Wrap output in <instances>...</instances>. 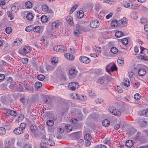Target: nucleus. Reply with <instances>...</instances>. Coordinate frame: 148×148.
Returning a JSON list of instances; mask_svg holds the SVG:
<instances>
[{"instance_id": "obj_1", "label": "nucleus", "mask_w": 148, "mask_h": 148, "mask_svg": "<svg viewBox=\"0 0 148 148\" xmlns=\"http://www.w3.org/2000/svg\"><path fill=\"white\" fill-rule=\"evenodd\" d=\"M40 138L41 139L40 146L41 148H46L47 145L53 146L55 145L54 142L51 139H46V136L44 134H40Z\"/></svg>"}, {"instance_id": "obj_2", "label": "nucleus", "mask_w": 148, "mask_h": 148, "mask_svg": "<svg viewBox=\"0 0 148 148\" xmlns=\"http://www.w3.org/2000/svg\"><path fill=\"white\" fill-rule=\"evenodd\" d=\"M26 127L25 123H21L18 127L15 128L13 131L14 133L16 135H18L23 133L24 129Z\"/></svg>"}, {"instance_id": "obj_3", "label": "nucleus", "mask_w": 148, "mask_h": 148, "mask_svg": "<svg viewBox=\"0 0 148 148\" xmlns=\"http://www.w3.org/2000/svg\"><path fill=\"white\" fill-rule=\"evenodd\" d=\"M106 71L111 75L110 71L113 72L114 71H116L117 70V68L114 63H111L106 66Z\"/></svg>"}, {"instance_id": "obj_4", "label": "nucleus", "mask_w": 148, "mask_h": 148, "mask_svg": "<svg viewBox=\"0 0 148 148\" xmlns=\"http://www.w3.org/2000/svg\"><path fill=\"white\" fill-rule=\"evenodd\" d=\"M53 49L54 51L62 53L65 52L67 50L65 46L62 45L55 46L53 47Z\"/></svg>"}, {"instance_id": "obj_5", "label": "nucleus", "mask_w": 148, "mask_h": 148, "mask_svg": "<svg viewBox=\"0 0 148 148\" xmlns=\"http://www.w3.org/2000/svg\"><path fill=\"white\" fill-rule=\"evenodd\" d=\"M79 60L85 64H89L90 62V60L88 58L83 56L80 57Z\"/></svg>"}, {"instance_id": "obj_6", "label": "nucleus", "mask_w": 148, "mask_h": 148, "mask_svg": "<svg viewBox=\"0 0 148 148\" xmlns=\"http://www.w3.org/2000/svg\"><path fill=\"white\" fill-rule=\"evenodd\" d=\"M79 86L77 82H72L70 83L68 86L69 88L72 90H75L76 89H77Z\"/></svg>"}, {"instance_id": "obj_7", "label": "nucleus", "mask_w": 148, "mask_h": 148, "mask_svg": "<svg viewBox=\"0 0 148 148\" xmlns=\"http://www.w3.org/2000/svg\"><path fill=\"white\" fill-rule=\"evenodd\" d=\"M90 27L92 28H96L99 26V23L97 20H92L90 23Z\"/></svg>"}, {"instance_id": "obj_8", "label": "nucleus", "mask_w": 148, "mask_h": 148, "mask_svg": "<svg viewBox=\"0 0 148 148\" xmlns=\"http://www.w3.org/2000/svg\"><path fill=\"white\" fill-rule=\"evenodd\" d=\"M121 85L122 86L128 87L130 85V82L128 79L125 78L123 82L121 83Z\"/></svg>"}, {"instance_id": "obj_9", "label": "nucleus", "mask_w": 148, "mask_h": 148, "mask_svg": "<svg viewBox=\"0 0 148 148\" xmlns=\"http://www.w3.org/2000/svg\"><path fill=\"white\" fill-rule=\"evenodd\" d=\"M72 126L70 125H65L63 131L66 133H68L72 130Z\"/></svg>"}, {"instance_id": "obj_10", "label": "nucleus", "mask_w": 148, "mask_h": 148, "mask_svg": "<svg viewBox=\"0 0 148 148\" xmlns=\"http://www.w3.org/2000/svg\"><path fill=\"white\" fill-rule=\"evenodd\" d=\"M38 127L36 126L32 125L30 127V132L34 134H36L37 132Z\"/></svg>"}, {"instance_id": "obj_11", "label": "nucleus", "mask_w": 148, "mask_h": 148, "mask_svg": "<svg viewBox=\"0 0 148 148\" xmlns=\"http://www.w3.org/2000/svg\"><path fill=\"white\" fill-rule=\"evenodd\" d=\"M19 9L18 4L16 3H14L11 8L12 12L13 13H15L17 12Z\"/></svg>"}, {"instance_id": "obj_12", "label": "nucleus", "mask_w": 148, "mask_h": 148, "mask_svg": "<svg viewBox=\"0 0 148 148\" xmlns=\"http://www.w3.org/2000/svg\"><path fill=\"white\" fill-rule=\"evenodd\" d=\"M80 132H79L73 133L71 134V136L74 139H77L80 138Z\"/></svg>"}, {"instance_id": "obj_13", "label": "nucleus", "mask_w": 148, "mask_h": 148, "mask_svg": "<svg viewBox=\"0 0 148 148\" xmlns=\"http://www.w3.org/2000/svg\"><path fill=\"white\" fill-rule=\"evenodd\" d=\"M64 57L67 59L70 60H73L74 59V56L72 54L67 53L64 54Z\"/></svg>"}, {"instance_id": "obj_14", "label": "nucleus", "mask_w": 148, "mask_h": 148, "mask_svg": "<svg viewBox=\"0 0 148 148\" xmlns=\"http://www.w3.org/2000/svg\"><path fill=\"white\" fill-rule=\"evenodd\" d=\"M61 23L59 20H57L55 21H53L51 24V26L52 27V28H57L60 25Z\"/></svg>"}, {"instance_id": "obj_15", "label": "nucleus", "mask_w": 148, "mask_h": 148, "mask_svg": "<svg viewBox=\"0 0 148 148\" xmlns=\"http://www.w3.org/2000/svg\"><path fill=\"white\" fill-rule=\"evenodd\" d=\"M6 113L13 116H15L17 114V112L16 111L11 110L7 109Z\"/></svg>"}, {"instance_id": "obj_16", "label": "nucleus", "mask_w": 148, "mask_h": 148, "mask_svg": "<svg viewBox=\"0 0 148 148\" xmlns=\"http://www.w3.org/2000/svg\"><path fill=\"white\" fill-rule=\"evenodd\" d=\"M138 73L139 76H143L146 74V71L144 69H140L138 71Z\"/></svg>"}, {"instance_id": "obj_17", "label": "nucleus", "mask_w": 148, "mask_h": 148, "mask_svg": "<svg viewBox=\"0 0 148 148\" xmlns=\"http://www.w3.org/2000/svg\"><path fill=\"white\" fill-rule=\"evenodd\" d=\"M66 20L68 23L71 26H73L74 25V23L73 22L72 18L71 17L69 16L67 17L66 18Z\"/></svg>"}, {"instance_id": "obj_18", "label": "nucleus", "mask_w": 148, "mask_h": 148, "mask_svg": "<svg viewBox=\"0 0 148 148\" xmlns=\"http://www.w3.org/2000/svg\"><path fill=\"white\" fill-rule=\"evenodd\" d=\"M31 50L30 47L29 46L25 47L23 49V53L24 54L28 53L30 52Z\"/></svg>"}, {"instance_id": "obj_19", "label": "nucleus", "mask_w": 148, "mask_h": 148, "mask_svg": "<svg viewBox=\"0 0 148 148\" xmlns=\"http://www.w3.org/2000/svg\"><path fill=\"white\" fill-rule=\"evenodd\" d=\"M127 19L126 18L124 17L121 21V24L120 26L121 27H123L125 26L127 24Z\"/></svg>"}, {"instance_id": "obj_20", "label": "nucleus", "mask_w": 148, "mask_h": 148, "mask_svg": "<svg viewBox=\"0 0 148 148\" xmlns=\"http://www.w3.org/2000/svg\"><path fill=\"white\" fill-rule=\"evenodd\" d=\"M34 16L32 13L29 12L26 15V18L29 21H31L33 19Z\"/></svg>"}, {"instance_id": "obj_21", "label": "nucleus", "mask_w": 148, "mask_h": 148, "mask_svg": "<svg viewBox=\"0 0 148 148\" xmlns=\"http://www.w3.org/2000/svg\"><path fill=\"white\" fill-rule=\"evenodd\" d=\"M84 15V13L83 10H80L78 12L77 14V16L79 18H82Z\"/></svg>"}, {"instance_id": "obj_22", "label": "nucleus", "mask_w": 148, "mask_h": 148, "mask_svg": "<svg viewBox=\"0 0 148 148\" xmlns=\"http://www.w3.org/2000/svg\"><path fill=\"white\" fill-rule=\"evenodd\" d=\"M102 125L105 127H108L110 125V121L108 119H104L102 121Z\"/></svg>"}, {"instance_id": "obj_23", "label": "nucleus", "mask_w": 148, "mask_h": 148, "mask_svg": "<svg viewBox=\"0 0 148 148\" xmlns=\"http://www.w3.org/2000/svg\"><path fill=\"white\" fill-rule=\"evenodd\" d=\"M133 144V141L131 140H128L125 143V145L128 147H131Z\"/></svg>"}, {"instance_id": "obj_24", "label": "nucleus", "mask_w": 148, "mask_h": 148, "mask_svg": "<svg viewBox=\"0 0 148 148\" xmlns=\"http://www.w3.org/2000/svg\"><path fill=\"white\" fill-rule=\"evenodd\" d=\"M76 95L77 99L81 101H82L86 100V98L82 95H78L77 94H76Z\"/></svg>"}, {"instance_id": "obj_25", "label": "nucleus", "mask_w": 148, "mask_h": 148, "mask_svg": "<svg viewBox=\"0 0 148 148\" xmlns=\"http://www.w3.org/2000/svg\"><path fill=\"white\" fill-rule=\"evenodd\" d=\"M4 127L5 128L3 127H0V135H4L6 133L5 128L7 129V127L5 125L4 126Z\"/></svg>"}, {"instance_id": "obj_26", "label": "nucleus", "mask_w": 148, "mask_h": 148, "mask_svg": "<svg viewBox=\"0 0 148 148\" xmlns=\"http://www.w3.org/2000/svg\"><path fill=\"white\" fill-rule=\"evenodd\" d=\"M76 71L72 68L69 71V73L72 76H75L76 75Z\"/></svg>"}, {"instance_id": "obj_27", "label": "nucleus", "mask_w": 148, "mask_h": 148, "mask_svg": "<svg viewBox=\"0 0 148 148\" xmlns=\"http://www.w3.org/2000/svg\"><path fill=\"white\" fill-rule=\"evenodd\" d=\"M112 114L117 116H120L121 115V112L115 108L114 111Z\"/></svg>"}, {"instance_id": "obj_28", "label": "nucleus", "mask_w": 148, "mask_h": 148, "mask_svg": "<svg viewBox=\"0 0 148 148\" xmlns=\"http://www.w3.org/2000/svg\"><path fill=\"white\" fill-rule=\"evenodd\" d=\"M91 138V136L89 133L86 134L84 136V139L86 140H90Z\"/></svg>"}, {"instance_id": "obj_29", "label": "nucleus", "mask_w": 148, "mask_h": 148, "mask_svg": "<svg viewBox=\"0 0 148 148\" xmlns=\"http://www.w3.org/2000/svg\"><path fill=\"white\" fill-rule=\"evenodd\" d=\"M118 23L117 21L115 20H112L111 22V25L113 27H116L118 26Z\"/></svg>"}, {"instance_id": "obj_30", "label": "nucleus", "mask_w": 148, "mask_h": 148, "mask_svg": "<svg viewBox=\"0 0 148 148\" xmlns=\"http://www.w3.org/2000/svg\"><path fill=\"white\" fill-rule=\"evenodd\" d=\"M12 80V79L11 77H8L7 79V82H5V83L3 84H1V86H7V83H8V82H11Z\"/></svg>"}, {"instance_id": "obj_31", "label": "nucleus", "mask_w": 148, "mask_h": 148, "mask_svg": "<svg viewBox=\"0 0 148 148\" xmlns=\"http://www.w3.org/2000/svg\"><path fill=\"white\" fill-rule=\"evenodd\" d=\"M25 7L27 8H30L32 7V3L31 2L28 1L25 2Z\"/></svg>"}, {"instance_id": "obj_32", "label": "nucleus", "mask_w": 148, "mask_h": 148, "mask_svg": "<svg viewBox=\"0 0 148 148\" xmlns=\"http://www.w3.org/2000/svg\"><path fill=\"white\" fill-rule=\"evenodd\" d=\"M41 20L42 22L44 23L47 22L48 20L47 16L45 15L42 16L41 17Z\"/></svg>"}, {"instance_id": "obj_33", "label": "nucleus", "mask_w": 148, "mask_h": 148, "mask_svg": "<svg viewBox=\"0 0 148 148\" xmlns=\"http://www.w3.org/2000/svg\"><path fill=\"white\" fill-rule=\"evenodd\" d=\"M123 35V33L121 31L117 32L115 34V36L117 38H119Z\"/></svg>"}, {"instance_id": "obj_34", "label": "nucleus", "mask_w": 148, "mask_h": 148, "mask_svg": "<svg viewBox=\"0 0 148 148\" xmlns=\"http://www.w3.org/2000/svg\"><path fill=\"white\" fill-rule=\"evenodd\" d=\"M42 84L40 82H36L35 85V86L36 88L39 89L42 86Z\"/></svg>"}, {"instance_id": "obj_35", "label": "nucleus", "mask_w": 148, "mask_h": 148, "mask_svg": "<svg viewBox=\"0 0 148 148\" xmlns=\"http://www.w3.org/2000/svg\"><path fill=\"white\" fill-rule=\"evenodd\" d=\"M47 125L51 127L53 126L54 124L53 121L51 120H48L46 123Z\"/></svg>"}, {"instance_id": "obj_36", "label": "nucleus", "mask_w": 148, "mask_h": 148, "mask_svg": "<svg viewBox=\"0 0 148 148\" xmlns=\"http://www.w3.org/2000/svg\"><path fill=\"white\" fill-rule=\"evenodd\" d=\"M24 87L25 88L26 90L28 91L33 90V87L31 86H29L27 84H26L25 85Z\"/></svg>"}, {"instance_id": "obj_37", "label": "nucleus", "mask_w": 148, "mask_h": 148, "mask_svg": "<svg viewBox=\"0 0 148 148\" xmlns=\"http://www.w3.org/2000/svg\"><path fill=\"white\" fill-rule=\"evenodd\" d=\"M24 117V115L23 114H21L18 115L17 118L16 119L18 121H21L23 119Z\"/></svg>"}, {"instance_id": "obj_38", "label": "nucleus", "mask_w": 148, "mask_h": 148, "mask_svg": "<svg viewBox=\"0 0 148 148\" xmlns=\"http://www.w3.org/2000/svg\"><path fill=\"white\" fill-rule=\"evenodd\" d=\"M78 6V5L77 4H76L74 5L73 7H72L70 10L69 14H72L73 12L75 11V10L77 8Z\"/></svg>"}, {"instance_id": "obj_39", "label": "nucleus", "mask_w": 148, "mask_h": 148, "mask_svg": "<svg viewBox=\"0 0 148 148\" xmlns=\"http://www.w3.org/2000/svg\"><path fill=\"white\" fill-rule=\"evenodd\" d=\"M110 51L113 53L116 54L118 52V49L116 48L113 47L111 48Z\"/></svg>"}, {"instance_id": "obj_40", "label": "nucleus", "mask_w": 148, "mask_h": 148, "mask_svg": "<svg viewBox=\"0 0 148 148\" xmlns=\"http://www.w3.org/2000/svg\"><path fill=\"white\" fill-rule=\"evenodd\" d=\"M118 63L120 64L121 66H122L124 62V60L123 58H122L119 59L117 60Z\"/></svg>"}, {"instance_id": "obj_41", "label": "nucleus", "mask_w": 148, "mask_h": 148, "mask_svg": "<svg viewBox=\"0 0 148 148\" xmlns=\"http://www.w3.org/2000/svg\"><path fill=\"white\" fill-rule=\"evenodd\" d=\"M139 58L142 60L148 61V57L145 56L141 55L139 57Z\"/></svg>"}, {"instance_id": "obj_42", "label": "nucleus", "mask_w": 148, "mask_h": 148, "mask_svg": "<svg viewBox=\"0 0 148 148\" xmlns=\"http://www.w3.org/2000/svg\"><path fill=\"white\" fill-rule=\"evenodd\" d=\"M104 77H100L98 79V82L100 84L103 83L104 82Z\"/></svg>"}, {"instance_id": "obj_43", "label": "nucleus", "mask_w": 148, "mask_h": 148, "mask_svg": "<svg viewBox=\"0 0 148 148\" xmlns=\"http://www.w3.org/2000/svg\"><path fill=\"white\" fill-rule=\"evenodd\" d=\"M131 17L134 19H136L138 18L137 13L136 12H133L131 15Z\"/></svg>"}, {"instance_id": "obj_44", "label": "nucleus", "mask_w": 148, "mask_h": 148, "mask_svg": "<svg viewBox=\"0 0 148 148\" xmlns=\"http://www.w3.org/2000/svg\"><path fill=\"white\" fill-rule=\"evenodd\" d=\"M33 31L35 32H38L40 30V27L39 26H37L33 28Z\"/></svg>"}, {"instance_id": "obj_45", "label": "nucleus", "mask_w": 148, "mask_h": 148, "mask_svg": "<svg viewBox=\"0 0 148 148\" xmlns=\"http://www.w3.org/2000/svg\"><path fill=\"white\" fill-rule=\"evenodd\" d=\"M37 77L38 79L40 81H43L45 78L44 76L42 74L38 75Z\"/></svg>"}, {"instance_id": "obj_46", "label": "nucleus", "mask_w": 148, "mask_h": 148, "mask_svg": "<svg viewBox=\"0 0 148 148\" xmlns=\"http://www.w3.org/2000/svg\"><path fill=\"white\" fill-rule=\"evenodd\" d=\"M121 42L123 45H126L128 43V40L126 38H124L122 40Z\"/></svg>"}, {"instance_id": "obj_47", "label": "nucleus", "mask_w": 148, "mask_h": 148, "mask_svg": "<svg viewBox=\"0 0 148 148\" xmlns=\"http://www.w3.org/2000/svg\"><path fill=\"white\" fill-rule=\"evenodd\" d=\"M42 9L45 12L47 11L48 9V7L46 4L43 5L42 7Z\"/></svg>"}, {"instance_id": "obj_48", "label": "nucleus", "mask_w": 148, "mask_h": 148, "mask_svg": "<svg viewBox=\"0 0 148 148\" xmlns=\"http://www.w3.org/2000/svg\"><path fill=\"white\" fill-rule=\"evenodd\" d=\"M6 62L4 61H1L0 62V68L1 70L3 69V66L6 65Z\"/></svg>"}, {"instance_id": "obj_49", "label": "nucleus", "mask_w": 148, "mask_h": 148, "mask_svg": "<svg viewBox=\"0 0 148 148\" xmlns=\"http://www.w3.org/2000/svg\"><path fill=\"white\" fill-rule=\"evenodd\" d=\"M76 27L77 29H78L80 31H82L84 29V28L83 27L81 26L79 24H77L76 25Z\"/></svg>"}, {"instance_id": "obj_50", "label": "nucleus", "mask_w": 148, "mask_h": 148, "mask_svg": "<svg viewBox=\"0 0 148 148\" xmlns=\"http://www.w3.org/2000/svg\"><path fill=\"white\" fill-rule=\"evenodd\" d=\"M7 14L10 20H12L14 19V16L11 14L10 11H8L7 12Z\"/></svg>"}, {"instance_id": "obj_51", "label": "nucleus", "mask_w": 148, "mask_h": 148, "mask_svg": "<svg viewBox=\"0 0 148 148\" xmlns=\"http://www.w3.org/2000/svg\"><path fill=\"white\" fill-rule=\"evenodd\" d=\"M32 26L31 25L27 26L25 28V30L27 32H29L33 29Z\"/></svg>"}, {"instance_id": "obj_52", "label": "nucleus", "mask_w": 148, "mask_h": 148, "mask_svg": "<svg viewBox=\"0 0 148 148\" xmlns=\"http://www.w3.org/2000/svg\"><path fill=\"white\" fill-rule=\"evenodd\" d=\"M122 4L124 7L126 8H128L130 6V4L126 1H123Z\"/></svg>"}, {"instance_id": "obj_53", "label": "nucleus", "mask_w": 148, "mask_h": 148, "mask_svg": "<svg viewBox=\"0 0 148 148\" xmlns=\"http://www.w3.org/2000/svg\"><path fill=\"white\" fill-rule=\"evenodd\" d=\"M12 29L10 27H8L6 28L5 32L7 34H10L12 32Z\"/></svg>"}, {"instance_id": "obj_54", "label": "nucleus", "mask_w": 148, "mask_h": 148, "mask_svg": "<svg viewBox=\"0 0 148 148\" xmlns=\"http://www.w3.org/2000/svg\"><path fill=\"white\" fill-rule=\"evenodd\" d=\"M84 143V140L83 139H80L78 143V145L80 147L83 145Z\"/></svg>"}, {"instance_id": "obj_55", "label": "nucleus", "mask_w": 148, "mask_h": 148, "mask_svg": "<svg viewBox=\"0 0 148 148\" xmlns=\"http://www.w3.org/2000/svg\"><path fill=\"white\" fill-rule=\"evenodd\" d=\"M140 98V95L138 93L136 94L134 96V98L136 100H138Z\"/></svg>"}, {"instance_id": "obj_56", "label": "nucleus", "mask_w": 148, "mask_h": 148, "mask_svg": "<svg viewBox=\"0 0 148 148\" xmlns=\"http://www.w3.org/2000/svg\"><path fill=\"white\" fill-rule=\"evenodd\" d=\"M115 89L119 93L122 92L123 91V90L121 88L120 86H118L115 88Z\"/></svg>"}, {"instance_id": "obj_57", "label": "nucleus", "mask_w": 148, "mask_h": 148, "mask_svg": "<svg viewBox=\"0 0 148 148\" xmlns=\"http://www.w3.org/2000/svg\"><path fill=\"white\" fill-rule=\"evenodd\" d=\"M107 147L103 145H99L96 146L94 148H107Z\"/></svg>"}, {"instance_id": "obj_58", "label": "nucleus", "mask_w": 148, "mask_h": 148, "mask_svg": "<svg viewBox=\"0 0 148 148\" xmlns=\"http://www.w3.org/2000/svg\"><path fill=\"white\" fill-rule=\"evenodd\" d=\"M111 141L107 138H105L103 141V143L104 144H110Z\"/></svg>"}, {"instance_id": "obj_59", "label": "nucleus", "mask_w": 148, "mask_h": 148, "mask_svg": "<svg viewBox=\"0 0 148 148\" xmlns=\"http://www.w3.org/2000/svg\"><path fill=\"white\" fill-rule=\"evenodd\" d=\"M138 6L135 4H132L131 5V8L134 9H137Z\"/></svg>"}, {"instance_id": "obj_60", "label": "nucleus", "mask_w": 148, "mask_h": 148, "mask_svg": "<svg viewBox=\"0 0 148 148\" xmlns=\"http://www.w3.org/2000/svg\"><path fill=\"white\" fill-rule=\"evenodd\" d=\"M21 61L23 64H26L27 63L28 60L27 58H22Z\"/></svg>"}, {"instance_id": "obj_61", "label": "nucleus", "mask_w": 148, "mask_h": 148, "mask_svg": "<svg viewBox=\"0 0 148 148\" xmlns=\"http://www.w3.org/2000/svg\"><path fill=\"white\" fill-rule=\"evenodd\" d=\"M140 84L139 82H136L134 84L133 87L134 89L137 88L139 86Z\"/></svg>"}, {"instance_id": "obj_62", "label": "nucleus", "mask_w": 148, "mask_h": 148, "mask_svg": "<svg viewBox=\"0 0 148 148\" xmlns=\"http://www.w3.org/2000/svg\"><path fill=\"white\" fill-rule=\"evenodd\" d=\"M115 109V108L114 107L111 106L109 107V110L110 113L112 114V113H113V112H114Z\"/></svg>"}, {"instance_id": "obj_63", "label": "nucleus", "mask_w": 148, "mask_h": 148, "mask_svg": "<svg viewBox=\"0 0 148 148\" xmlns=\"http://www.w3.org/2000/svg\"><path fill=\"white\" fill-rule=\"evenodd\" d=\"M80 31L78 30V29H76L74 32V35L75 36H78L79 35L80 33Z\"/></svg>"}, {"instance_id": "obj_64", "label": "nucleus", "mask_w": 148, "mask_h": 148, "mask_svg": "<svg viewBox=\"0 0 148 148\" xmlns=\"http://www.w3.org/2000/svg\"><path fill=\"white\" fill-rule=\"evenodd\" d=\"M143 114L145 115L146 116H148V108L143 111Z\"/></svg>"}]
</instances>
